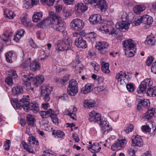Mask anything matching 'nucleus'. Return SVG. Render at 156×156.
I'll return each mask as SVG.
<instances>
[{"mask_svg": "<svg viewBox=\"0 0 156 156\" xmlns=\"http://www.w3.org/2000/svg\"><path fill=\"white\" fill-rule=\"evenodd\" d=\"M22 79L24 85L26 87H30L31 83L36 87L39 86L44 80V77L43 76L40 75L34 77V75L32 73L28 75H24Z\"/></svg>", "mask_w": 156, "mask_h": 156, "instance_id": "nucleus-1", "label": "nucleus"}, {"mask_svg": "<svg viewBox=\"0 0 156 156\" xmlns=\"http://www.w3.org/2000/svg\"><path fill=\"white\" fill-rule=\"evenodd\" d=\"M29 96H23V98L21 100V104L23 105V108L26 112H28L30 110H32L34 113H37L39 111V106L38 104L35 101L30 103V99L27 98Z\"/></svg>", "mask_w": 156, "mask_h": 156, "instance_id": "nucleus-2", "label": "nucleus"}, {"mask_svg": "<svg viewBox=\"0 0 156 156\" xmlns=\"http://www.w3.org/2000/svg\"><path fill=\"white\" fill-rule=\"evenodd\" d=\"M72 43L70 38L68 37L64 38L56 42L55 44V50L58 51L69 50L71 48Z\"/></svg>", "mask_w": 156, "mask_h": 156, "instance_id": "nucleus-3", "label": "nucleus"}, {"mask_svg": "<svg viewBox=\"0 0 156 156\" xmlns=\"http://www.w3.org/2000/svg\"><path fill=\"white\" fill-rule=\"evenodd\" d=\"M85 3L90 4L94 8H99L103 12L106 11L107 9V3L105 0H83Z\"/></svg>", "mask_w": 156, "mask_h": 156, "instance_id": "nucleus-4", "label": "nucleus"}, {"mask_svg": "<svg viewBox=\"0 0 156 156\" xmlns=\"http://www.w3.org/2000/svg\"><path fill=\"white\" fill-rule=\"evenodd\" d=\"M99 30L104 31L108 34H113L116 33L114 28V25L112 21L106 20L104 21V25L100 28Z\"/></svg>", "mask_w": 156, "mask_h": 156, "instance_id": "nucleus-5", "label": "nucleus"}, {"mask_svg": "<svg viewBox=\"0 0 156 156\" xmlns=\"http://www.w3.org/2000/svg\"><path fill=\"white\" fill-rule=\"evenodd\" d=\"M51 28L57 31L63 32L66 30V24L63 22L62 18L58 15H57L55 22L52 23Z\"/></svg>", "mask_w": 156, "mask_h": 156, "instance_id": "nucleus-6", "label": "nucleus"}, {"mask_svg": "<svg viewBox=\"0 0 156 156\" xmlns=\"http://www.w3.org/2000/svg\"><path fill=\"white\" fill-rule=\"evenodd\" d=\"M40 114L42 118H47L50 116L54 123L56 125L58 124V119L57 117V115L51 109H50L48 111H41Z\"/></svg>", "mask_w": 156, "mask_h": 156, "instance_id": "nucleus-7", "label": "nucleus"}, {"mask_svg": "<svg viewBox=\"0 0 156 156\" xmlns=\"http://www.w3.org/2000/svg\"><path fill=\"white\" fill-rule=\"evenodd\" d=\"M143 81L146 82L145 84L147 85V95L149 96L155 97L156 96V86L153 87L151 86L153 84V81L151 79H146Z\"/></svg>", "mask_w": 156, "mask_h": 156, "instance_id": "nucleus-8", "label": "nucleus"}, {"mask_svg": "<svg viewBox=\"0 0 156 156\" xmlns=\"http://www.w3.org/2000/svg\"><path fill=\"white\" fill-rule=\"evenodd\" d=\"M42 95L44 97V101L46 102L50 100V95L52 90V87L48 85L44 84L41 87Z\"/></svg>", "mask_w": 156, "mask_h": 156, "instance_id": "nucleus-9", "label": "nucleus"}, {"mask_svg": "<svg viewBox=\"0 0 156 156\" xmlns=\"http://www.w3.org/2000/svg\"><path fill=\"white\" fill-rule=\"evenodd\" d=\"M77 83L75 80H72L70 81L69 87L67 88V93L71 96H75L78 92Z\"/></svg>", "mask_w": 156, "mask_h": 156, "instance_id": "nucleus-10", "label": "nucleus"}, {"mask_svg": "<svg viewBox=\"0 0 156 156\" xmlns=\"http://www.w3.org/2000/svg\"><path fill=\"white\" fill-rule=\"evenodd\" d=\"M83 21L79 19L73 20L71 22L70 26L71 28L75 30H79L82 29L84 26Z\"/></svg>", "mask_w": 156, "mask_h": 156, "instance_id": "nucleus-11", "label": "nucleus"}, {"mask_svg": "<svg viewBox=\"0 0 156 156\" xmlns=\"http://www.w3.org/2000/svg\"><path fill=\"white\" fill-rule=\"evenodd\" d=\"M115 78L117 81L118 85H122L125 82L126 79L128 80L129 76L127 75L125 71H121L117 73L115 76Z\"/></svg>", "mask_w": 156, "mask_h": 156, "instance_id": "nucleus-12", "label": "nucleus"}, {"mask_svg": "<svg viewBox=\"0 0 156 156\" xmlns=\"http://www.w3.org/2000/svg\"><path fill=\"white\" fill-rule=\"evenodd\" d=\"M49 13L50 15L49 17L43 21L45 27L48 26L51 27V24H52L53 23L54 24L55 22L58 14L51 11L49 12Z\"/></svg>", "mask_w": 156, "mask_h": 156, "instance_id": "nucleus-13", "label": "nucleus"}, {"mask_svg": "<svg viewBox=\"0 0 156 156\" xmlns=\"http://www.w3.org/2000/svg\"><path fill=\"white\" fill-rule=\"evenodd\" d=\"M127 141L125 139H118L111 146L112 149L114 151H117L125 147Z\"/></svg>", "mask_w": 156, "mask_h": 156, "instance_id": "nucleus-14", "label": "nucleus"}, {"mask_svg": "<svg viewBox=\"0 0 156 156\" xmlns=\"http://www.w3.org/2000/svg\"><path fill=\"white\" fill-rule=\"evenodd\" d=\"M99 125L101 127V131L103 133L107 134L112 130V128L109 125V122L105 119H102Z\"/></svg>", "mask_w": 156, "mask_h": 156, "instance_id": "nucleus-15", "label": "nucleus"}, {"mask_svg": "<svg viewBox=\"0 0 156 156\" xmlns=\"http://www.w3.org/2000/svg\"><path fill=\"white\" fill-rule=\"evenodd\" d=\"M102 119L104 118H101V114L95 112L94 111H93L89 113V119L91 122H97L99 124Z\"/></svg>", "mask_w": 156, "mask_h": 156, "instance_id": "nucleus-16", "label": "nucleus"}, {"mask_svg": "<svg viewBox=\"0 0 156 156\" xmlns=\"http://www.w3.org/2000/svg\"><path fill=\"white\" fill-rule=\"evenodd\" d=\"M87 9V6L82 3H78L75 5V13L77 15H79L85 12Z\"/></svg>", "mask_w": 156, "mask_h": 156, "instance_id": "nucleus-17", "label": "nucleus"}, {"mask_svg": "<svg viewBox=\"0 0 156 156\" xmlns=\"http://www.w3.org/2000/svg\"><path fill=\"white\" fill-rule=\"evenodd\" d=\"M109 44L105 42H99L95 45L96 49L100 51V53L104 54L106 52L105 49L108 47Z\"/></svg>", "mask_w": 156, "mask_h": 156, "instance_id": "nucleus-18", "label": "nucleus"}, {"mask_svg": "<svg viewBox=\"0 0 156 156\" xmlns=\"http://www.w3.org/2000/svg\"><path fill=\"white\" fill-rule=\"evenodd\" d=\"M132 146L141 147L143 145V142L141 138L139 135L133 136L131 138Z\"/></svg>", "mask_w": 156, "mask_h": 156, "instance_id": "nucleus-19", "label": "nucleus"}, {"mask_svg": "<svg viewBox=\"0 0 156 156\" xmlns=\"http://www.w3.org/2000/svg\"><path fill=\"white\" fill-rule=\"evenodd\" d=\"M129 24L130 23L127 21H123L117 23L115 24V26L117 29L123 30H127L129 28Z\"/></svg>", "mask_w": 156, "mask_h": 156, "instance_id": "nucleus-20", "label": "nucleus"}, {"mask_svg": "<svg viewBox=\"0 0 156 156\" xmlns=\"http://www.w3.org/2000/svg\"><path fill=\"white\" fill-rule=\"evenodd\" d=\"M75 44L79 48H85L87 47L86 41L82 37H79L75 39Z\"/></svg>", "mask_w": 156, "mask_h": 156, "instance_id": "nucleus-21", "label": "nucleus"}, {"mask_svg": "<svg viewBox=\"0 0 156 156\" xmlns=\"http://www.w3.org/2000/svg\"><path fill=\"white\" fill-rule=\"evenodd\" d=\"M122 44L123 47L126 49H133L135 47L134 41L131 39L124 41L122 42Z\"/></svg>", "mask_w": 156, "mask_h": 156, "instance_id": "nucleus-22", "label": "nucleus"}, {"mask_svg": "<svg viewBox=\"0 0 156 156\" xmlns=\"http://www.w3.org/2000/svg\"><path fill=\"white\" fill-rule=\"evenodd\" d=\"M20 22L25 27H30L32 26L31 23L28 19L27 15L23 14L20 18Z\"/></svg>", "mask_w": 156, "mask_h": 156, "instance_id": "nucleus-23", "label": "nucleus"}, {"mask_svg": "<svg viewBox=\"0 0 156 156\" xmlns=\"http://www.w3.org/2000/svg\"><path fill=\"white\" fill-rule=\"evenodd\" d=\"M155 113L154 108L149 107L148 108L147 111L144 114V118L148 120L153 117Z\"/></svg>", "mask_w": 156, "mask_h": 156, "instance_id": "nucleus-24", "label": "nucleus"}, {"mask_svg": "<svg viewBox=\"0 0 156 156\" xmlns=\"http://www.w3.org/2000/svg\"><path fill=\"white\" fill-rule=\"evenodd\" d=\"M146 7L144 5H135L133 8V11L136 14H140L146 9Z\"/></svg>", "mask_w": 156, "mask_h": 156, "instance_id": "nucleus-25", "label": "nucleus"}, {"mask_svg": "<svg viewBox=\"0 0 156 156\" xmlns=\"http://www.w3.org/2000/svg\"><path fill=\"white\" fill-rule=\"evenodd\" d=\"M101 16L99 14H95L91 15L89 18L90 22L93 24L98 23L101 20Z\"/></svg>", "mask_w": 156, "mask_h": 156, "instance_id": "nucleus-26", "label": "nucleus"}, {"mask_svg": "<svg viewBox=\"0 0 156 156\" xmlns=\"http://www.w3.org/2000/svg\"><path fill=\"white\" fill-rule=\"evenodd\" d=\"M88 150L92 149L94 153L99 152L101 149V147L98 143H94L93 144L89 145L87 147Z\"/></svg>", "mask_w": 156, "mask_h": 156, "instance_id": "nucleus-27", "label": "nucleus"}, {"mask_svg": "<svg viewBox=\"0 0 156 156\" xmlns=\"http://www.w3.org/2000/svg\"><path fill=\"white\" fill-rule=\"evenodd\" d=\"M156 42L155 37L153 35L147 36L145 43V44H147L149 46H153Z\"/></svg>", "mask_w": 156, "mask_h": 156, "instance_id": "nucleus-28", "label": "nucleus"}, {"mask_svg": "<svg viewBox=\"0 0 156 156\" xmlns=\"http://www.w3.org/2000/svg\"><path fill=\"white\" fill-rule=\"evenodd\" d=\"M30 67L31 71H35L40 69V64L37 61H34L30 63Z\"/></svg>", "mask_w": 156, "mask_h": 156, "instance_id": "nucleus-29", "label": "nucleus"}, {"mask_svg": "<svg viewBox=\"0 0 156 156\" xmlns=\"http://www.w3.org/2000/svg\"><path fill=\"white\" fill-rule=\"evenodd\" d=\"M146 82L145 81H143L140 83L138 88L137 89V92L138 94L142 93L147 88V85H145Z\"/></svg>", "mask_w": 156, "mask_h": 156, "instance_id": "nucleus-30", "label": "nucleus"}, {"mask_svg": "<svg viewBox=\"0 0 156 156\" xmlns=\"http://www.w3.org/2000/svg\"><path fill=\"white\" fill-rule=\"evenodd\" d=\"M144 23L147 25H150L153 22L152 17L147 15L143 16Z\"/></svg>", "mask_w": 156, "mask_h": 156, "instance_id": "nucleus-31", "label": "nucleus"}, {"mask_svg": "<svg viewBox=\"0 0 156 156\" xmlns=\"http://www.w3.org/2000/svg\"><path fill=\"white\" fill-rule=\"evenodd\" d=\"M4 13L5 16L10 19H13L16 16V15L14 14V12L12 11L9 9H5Z\"/></svg>", "mask_w": 156, "mask_h": 156, "instance_id": "nucleus-32", "label": "nucleus"}, {"mask_svg": "<svg viewBox=\"0 0 156 156\" xmlns=\"http://www.w3.org/2000/svg\"><path fill=\"white\" fill-rule=\"evenodd\" d=\"M23 98L20 100L19 102H18V101L16 99H14L12 100V103L13 105L15 108L17 109H21L22 108H23V105H21V100Z\"/></svg>", "mask_w": 156, "mask_h": 156, "instance_id": "nucleus-33", "label": "nucleus"}, {"mask_svg": "<svg viewBox=\"0 0 156 156\" xmlns=\"http://www.w3.org/2000/svg\"><path fill=\"white\" fill-rule=\"evenodd\" d=\"M12 34V32L9 30H6L5 33H4L1 36V38L3 41L6 42L8 41L9 37Z\"/></svg>", "mask_w": 156, "mask_h": 156, "instance_id": "nucleus-34", "label": "nucleus"}, {"mask_svg": "<svg viewBox=\"0 0 156 156\" xmlns=\"http://www.w3.org/2000/svg\"><path fill=\"white\" fill-rule=\"evenodd\" d=\"M12 91L14 94L17 95L22 93L23 92V89L21 86H16L12 88Z\"/></svg>", "mask_w": 156, "mask_h": 156, "instance_id": "nucleus-35", "label": "nucleus"}, {"mask_svg": "<svg viewBox=\"0 0 156 156\" xmlns=\"http://www.w3.org/2000/svg\"><path fill=\"white\" fill-rule=\"evenodd\" d=\"M124 50L126 55L127 57H130L134 56L136 49L135 48L131 49H126Z\"/></svg>", "mask_w": 156, "mask_h": 156, "instance_id": "nucleus-36", "label": "nucleus"}, {"mask_svg": "<svg viewBox=\"0 0 156 156\" xmlns=\"http://www.w3.org/2000/svg\"><path fill=\"white\" fill-rule=\"evenodd\" d=\"M52 134L53 135L57 136L58 138H63L64 137L65 134L62 131L60 130H54L52 131Z\"/></svg>", "mask_w": 156, "mask_h": 156, "instance_id": "nucleus-37", "label": "nucleus"}, {"mask_svg": "<svg viewBox=\"0 0 156 156\" xmlns=\"http://www.w3.org/2000/svg\"><path fill=\"white\" fill-rule=\"evenodd\" d=\"M27 121L28 124L32 126H34L35 120L33 115H28L27 116Z\"/></svg>", "mask_w": 156, "mask_h": 156, "instance_id": "nucleus-38", "label": "nucleus"}, {"mask_svg": "<svg viewBox=\"0 0 156 156\" xmlns=\"http://www.w3.org/2000/svg\"><path fill=\"white\" fill-rule=\"evenodd\" d=\"M109 64L103 62L101 64V70L102 71L105 73H109L110 70L109 69Z\"/></svg>", "mask_w": 156, "mask_h": 156, "instance_id": "nucleus-39", "label": "nucleus"}, {"mask_svg": "<svg viewBox=\"0 0 156 156\" xmlns=\"http://www.w3.org/2000/svg\"><path fill=\"white\" fill-rule=\"evenodd\" d=\"M42 17V12H37L33 16V21L34 22H37L38 21L41 20Z\"/></svg>", "mask_w": 156, "mask_h": 156, "instance_id": "nucleus-40", "label": "nucleus"}, {"mask_svg": "<svg viewBox=\"0 0 156 156\" xmlns=\"http://www.w3.org/2000/svg\"><path fill=\"white\" fill-rule=\"evenodd\" d=\"M95 103V101L94 100H86L84 101L83 105L85 108L93 107L94 106Z\"/></svg>", "mask_w": 156, "mask_h": 156, "instance_id": "nucleus-41", "label": "nucleus"}, {"mask_svg": "<svg viewBox=\"0 0 156 156\" xmlns=\"http://www.w3.org/2000/svg\"><path fill=\"white\" fill-rule=\"evenodd\" d=\"M72 109H73V111L71 112L70 111L68 113V115H69L70 117L74 120H76V115L75 114L77 111L76 108L75 107H72Z\"/></svg>", "mask_w": 156, "mask_h": 156, "instance_id": "nucleus-42", "label": "nucleus"}, {"mask_svg": "<svg viewBox=\"0 0 156 156\" xmlns=\"http://www.w3.org/2000/svg\"><path fill=\"white\" fill-rule=\"evenodd\" d=\"M133 130V126L132 124H127L126 125L125 129L124 131L127 133H129L130 132H132Z\"/></svg>", "mask_w": 156, "mask_h": 156, "instance_id": "nucleus-43", "label": "nucleus"}, {"mask_svg": "<svg viewBox=\"0 0 156 156\" xmlns=\"http://www.w3.org/2000/svg\"><path fill=\"white\" fill-rule=\"evenodd\" d=\"M28 141L30 144H35L37 145L39 144L38 141L36 140V139L34 137L32 136L29 137L28 138Z\"/></svg>", "mask_w": 156, "mask_h": 156, "instance_id": "nucleus-44", "label": "nucleus"}, {"mask_svg": "<svg viewBox=\"0 0 156 156\" xmlns=\"http://www.w3.org/2000/svg\"><path fill=\"white\" fill-rule=\"evenodd\" d=\"M91 86L90 83H88L86 84L85 88L82 89V91L83 94H86L89 93L91 90Z\"/></svg>", "mask_w": 156, "mask_h": 156, "instance_id": "nucleus-45", "label": "nucleus"}, {"mask_svg": "<svg viewBox=\"0 0 156 156\" xmlns=\"http://www.w3.org/2000/svg\"><path fill=\"white\" fill-rule=\"evenodd\" d=\"M138 102H140V105H141L142 106L144 107L148 106L150 105L149 101L147 99H139Z\"/></svg>", "mask_w": 156, "mask_h": 156, "instance_id": "nucleus-46", "label": "nucleus"}, {"mask_svg": "<svg viewBox=\"0 0 156 156\" xmlns=\"http://www.w3.org/2000/svg\"><path fill=\"white\" fill-rule=\"evenodd\" d=\"M8 76L11 77L13 79H16L18 76L16 71L14 70H10L9 72Z\"/></svg>", "mask_w": 156, "mask_h": 156, "instance_id": "nucleus-47", "label": "nucleus"}, {"mask_svg": "<svg viewBox=\"0 0 156 156\" xmlns=\"http://www.w3.org/2000/svg\"><path fill=\"white\" fill-rule=\"evenodd\" d=\"M13 53L11 51L6 54L5 57L7 61L9 63H11L12 62V56Z\"/></svg>", "mask_w": 156, "mask_h": 156, "instance_id": "nucleus-48", "label": "nucleus"}, {"mask_svg": "<svg viewBox=\"0 0 156 156\" xmlns=\"http://www.w3.org/2000/svg\"><path fill=\"white\" fill-rule=\"evenodd\" d=\"M22 144L23 148L26 150L28 152L31 153H33L34 152V151L32 149L29 148V146L26 142L23 141Z\"/></svg>", "mask_w": 156, "mask_h": 156, "instance_id": "nucleus-49", "label": "nucleus"}, {"mask_svg": "<svg viewBox=\"0 0 156 156\" xmlns=\"http://www.w3.org/2000/svg\"><path fill=\"white\" fill-rule=\"evenodd\" d=\"M42 3H44L47 5L51 6L53 5L55 0H41Z\"/></svg>", "mask_w": 156, "mask_h": 156, "instance_id": "nucleus-50", "label": "nucleus"}, {"mask_svg": "<svg viewBox=\"0 0 156 156\" xmlns=\"http://www.w3.org/2000/svg\"><path fill=\"white\" fill-rule=\"evenodd\" d=\"M96 36V34L94 32L90 33L87 34V37L90 39L91 41H94L95 40Z\"/></svg>", "mask_w": 156, "mask_h": 156, "instance_id": "nucleus-51", "label": "nucleus"}, {"mask_svg": "<svg viewBox=\"0 0 156 156\" xmlns=\"http://www.w3.org/2000/svg\"><path fill=\"white\" fill-rule=\"evenodd\" d=\"M10 144L11 142L10 140H6L4 146V148L5 151H8L9 150Z\"/></svg>", "mask_w": 156, "mask_h": 156, "instance_id": "nucleus-52", "label": "nucleus"}, {"mask_svg": "<svg viewBox=\"0 0 156 156\" xmlns=\"http://www.w3.org/2000/svg\"><path fill=\"white\" fill-rule=\"evenodd\" d=\"M24 5L25 8L28 9L33 6V5L32 3L30 2L27 1H24Z\"/></svg>", "mask_w": 156, "mask_h": 156, "instance_id": "nucleus-53", "label": "nucleus"}, {"mask_svg": "<svg viewBox=\"0 0 156 156\" xmlns=\"http://www.w3.org/2000/svg\"><path fill=\"white\" fill-rule=\"evenodd\" d=\"M91 64L94 69V72H97L100 69L99 65L95 62H92Z\"/></svg>", "mask_w": 156, "mask_h": 156, "instance_id": "nucleus-54", "label": "nucleus"}, {"mask_svg": "<svg viewBox=\"0 0 156 156\" xmlns=\"http://www.w3.org/2000/svg\"><path fill=\"white\" fill-rule=\"evenodd\" d=\"M126 87L127 90L129 92H133L134 90V87L133 84L130 83L127 84Z\"/></svg>", "mask_w": 156, "mask_h": 156, "instance_id": "nucleus-55", "label": "nucleus"}, {"mask_svg": "<svg viewBox=\"0 0 156 156\" xmlns=\"http://www.w3.org/2000/svg\"><path fill=\"white\" fill-rule=\"evenodd\" d=\"M13 80L12 78L8 76L5 79V83L11 86L13 84Z\"/></svg>", "mask_w": 156, "mask_h": 156, "instance_id": "nucleus-56", "label": "nucleus"}, {"mask_svg": "<svg viewBox=\"0 0 156 156\" xmlns=\"http://www.w3.org/2000/svg\"><path fill=\"white\" fill-rule=\"evenodd\" d=\"M30 58H29V59L26 61L25 62H23L21 64V65L23 68H26L28 66L29 64H30Z\"/></svg>", "mask_w": 156, "mask_h": 156, "instance_id": "nucleus-57", "label": "nucleus"}, {"mask_svg": "<svg viewBox=\"0 0 156 156\" xmlns=\"http://www.w3.org/2000/svg\"><path fill=\"white\" fill-rule=\"evenodd\" d=\"M142 23H144L143 16L136 20L135 21V24L136 26H138Z\"/></svg>", "mask_w": 156, "mask_h": 156, "instance_id": "nucleus-58", "label": "nucleus"}, {"mask_svg": "<svg viewBox=\"0 0 156 156\" xmlns=\"http://www.w3.org/2000/svg\"><path fill=\"white\" fill-rule=\"evenodd\" d=\"M141 129L142 131L145 132H150L151 129L148 126H143L141 127Z\"/></svg>", "mask_w": 156, "mask_h": 156, "instance_id": "nucleus-59", "label": "nucleus"}, {"mask_svg": "<svg viewBox=\"0 0 156 156\" xmlns=\"http://www.w3.org/2000/svg\"><path fill=\"white\" fill-rule=\"evenodd\" d=\"M69 75H67L64 76L63 79H61L59 80V82L62 83L64 84L65 83L69 80Z\"/></svg>", "mask_w": 156, "mask_h": 156, "instance_id": "nucleus-60", "label": "nucleus"}, {"mask_svg": "<svg viewBox=\"0 0 156 156\" xmlns=\"http://www.w3.org/2000/svg\"><path fill=\"white\" fill-rule=\"evenodd\" d=\"M154 60V58L153 57H149L148 58L146 63L148 66H150L151 64L153 62Z\"/></svg>", "mask_w": 156, "mask_h": 156, "instance_id": "nucleus-61", "label": "nucleus"}, {"mask_svg": "<svg viewBox=\"0 0 156 156\" xmlns=\"http://www.w3.org/2000/svg\"><path fill=\"white\" fill-rule=\"evenodd\" d=\"M151 69L153 73L156 74V61L152 64Z\"/></svg>", "mask_w": 156, "mask_h": 156, "instance_id": "nucleus-62", "label": "nucleus"}, {"mask_svg": "<svg viewBox=\"0 0 156 156\" xmlns=\"http://www.w3.org/2000/svg\"><path fill=\"white\" fill-rule=\"evenodd\" d=\"M64 3L66 5H73L74 0H63Z\"/></svg>", "mask_w": 156, "mask_h": 156, "instance_id": "nucleus-63", "label": "nucleus"}, {"mask_svg": "<svg viewBox=\"0 0 156 156\" xmlns=\"http://www.w3.org/2000/svg\"><path fill=\"white\" fill-rule=\"evenodd\" d=\"M37 132L38 134L42 136L43 138H44L45 140H46V138L47 137V135L45 134L43 131L38 130Z\"/></svg>", "mask_w": 156, "mask_h": 156, "instance_id": "nucleus-64", "label": "nucleus"}]
</instances>
